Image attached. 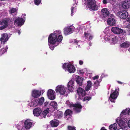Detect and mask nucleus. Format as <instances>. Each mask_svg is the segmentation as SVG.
<instances>
[{
	"label": "nucleus",
	"instance_id": "1",
	"mask_svg": "<svg viewBox=\"0 0 130 130\" xmlns=\"http://www.w3.org/2000/svg\"><path fill=\"white\" fill-rule=\"evenodd\" d=\"M87 9H89L91 11H94L97 10L98 7L96 4L95 0H87L86 2Z\"/></svg>",
	"mask_w": 130,
	"mask_h": 130
},
{
	"label": "nucleus",
	"instance_id": "2",
	"mask_svg": "<svg viewBox=\"0 0 130 130\" xmlns=\"http://www.w3.org/2000/svg\"><path fill=\"white\" fill-rule=\"evenodd\" d=\"M62 68L65 70H67L70 73L74 72L75 69L73 65L67 63H64L62 66Z\"/></svg>",
	"mask_w": 130,
	"mask_h": 130
},
{
	"label": "nucleus",
	"instance_id": "3",
	"mask_svg": "<svg viewBox=\"0 0 130 130\" xmlns=\"http://www.w3.org/2000/svg\"><path fill=\"white\" fill-rule=\"evenodd\" d=\"M111 30L114 34H117L124 35V34L126 33L124 30L116 27H112Z\"/></svg>",
	"mask_w": 130,
	"mask_h": 130
},
{
	"label": "nucleus",
	"instance_id": "4",
	"mask_svg": "<svg viewBox=\"0 0 130 130\" xmlns=\"http://www.w3.org/2000/svg\"><path fill=\"white\" fill-rule=\"evenodd\" d=\"M119 92L118 90L116 89L115 91L110 94L109 99L111 102L115 103V99H116L118 95Z\"/></svg>",
	"mask_w": 130,
	"mask_h": 130
},
{
	"label": "nucleus",
	"instance_id": "5",
	"mask_svg": "<svg viewBox=\"0 0 130 130\" xmlns=\"http://www.w3.org/2000/svg\"><path fill=\"white\" fill-rule=\"evenodd\" d=\"M57 36L55 35L50 34L48 37V42L52 45H54L57 42Z\"/></svg>",
	"mask_w": 130,
	"mask_h": 130
},
{
	"label": "nucleus",
	"instance_id": "6",
	"mask_svg": "<svg viewBox=\"0 0 130 130\" xmlns=\"http://www.w3.org/2000/svg\"><path fill=\"white\" fill-rule=\"evenodd\" d=\"M55 91L57 93L59 92L60 95H63L65 93V88L62 85H60L56 87Z\"/></svg>",
	"mask_w": 130,
	"mask_h": 130
},
{
	"label": "nucleus",
	"instance_id": "7",
	"mask_svg": "<svg viewBox=\"0 0 130 130\" xmlns=\"http://www.w3.org/2000/svg\"><path fill=\"white\" fill-rule=\"evenodd\" d=\"M77 93L79 95L78 99L82 100L83 97L85 96L86 93L84 89L81 87H79L77 90Z\"/></svg>",
	"mask_w": 130,
	"mask_h": 130
},
{
	"label": "nucleus",
	"instance_id": "8",
	"mask_svg": "<svg viewBox=\"0 0 130 130\" xmlns=\"http://www.w3.org/2000/svg\"><path fill=\"white\" fill-rule=\"evenodd\" d=\"M117 15L120 18L123 19H126L128 15V12L125 10L119 11L117 13Z\"/></svg>",
	"mask_w": 130,
	"mask_h": 130
},
{
	"label": "nucleus",
	"instance_id": "9",
	"mask_svg": "<svg viewBox=\"0 0 130 130\" xmlns=\"http://www.w3.org/2000/svg\"><path fill=\"white\" fill-rule=\"evenodd\" d=\"M55 91L52 89H50L47 92V95L48 98L51 100H53L55 98Z\"/></svg>",
	"mask_w": 130,
	"mask_h": 130
},
{
	"label": "nucleus",
	"instance_id": "10",
	"mask_svg": "<svg viewBox=\"0 0 130 130\" xmlns=\"http://www.w3.org/2000/svg\"><path fill=\"white\" fill-rule=\"evenodd\" d=\"M101 17L103 19L107 18L109 15V12L106 8H104L101 10Z\"/></svg>",
	"mask_w": 130,
	"mask_h": 130
},
{
	"label": "nucleus",
	"instance_id": "11",
	"mask_svg": "<svg viewBox=\"0 0 130 130\" xmlns=\"http://www.w3.org/2000/svg\"><path fill=\"white\" fill-rule=\"evenodd\" d=\"M24 22L23 18L19 17L15 20L14 23L15 25L18 26H22L24 24Z\"/></svg>",
	"mask_w": 130,
	"mask_h": 130
},
{
	"label": "nucleus",
	"instance_id": "12",
	"mask_svg": "<svg viewBox=\"0 0 130 130\" xmlns=\"http://www.w3.org/2000/svg\"><path fill=\"white\" fill-rule=\"evenodd\" d=\"M71 105L72 107H74L75 108V111L77 113H79L81 111L82 106L80 104L77 103L76 104Z\"/></svg>",
	"mask_w": 130,
	"mask_h": 130
},
{
	"label": "nucleus",
	"instance_id": "13",
	"mask_svg": "<svg viewBox=\"0 0 130 130\" xmlns=\"http://www.w3.org/2000/svg\"><path fill=\"white\" fill-rule=\"evenodd\" d=\"M41 91L36 90H33L31 93V95L32 97L35 98H37L41 95Z\"/></svg>",
	"mask_w": 130,
	"mask_h": 130
},
{
	"label": "nucleus",
	"instance_id": "14",
	"mask_svg": "<svg viewBox=\"0 0 130 130\" xmlns=\"http://www.w3.org/2000/svg\"><path fill=\"white\" fill-rule=\"evenodd\" d=\"M74 82L72 80L70 81L68 84L67 88L68 90L71 92H73L74 87Z\"/></svg>",
	"mask_w": 130,
	"mask_h": 130
},
{
	"label": "nucleus",
	"instance_id": "15",
	"mask_svg": "<svg viewBox=\"0 0 130 130\" xmlns=\"http://www.w3.org/2000/svg\"><path fill=\"white\" fill-rule=\"evenodd\" d=\"M63 32L64 34L66 35L70 34L73 32L72 29L70 27H66L64 28Z\"/></svg>",
	"mask_w": 130,
	"mask_h": 130
},
{
	"label": "nucleus",
	"instance_id": "16",
	"mask_svg": "<svg viewBox=\"0 0 130 130\" xmlns=\"http://www.w3.org/2000/svg\"><path fill=\"white\" fill-rule=\"evenodd\" d=\"M42 111L41 108H36L33 110V113L35 116H38L41 113Z\"/></svg>",
	"mask_w": 130,
	"mask_h": 130
},
{
	"label": "nucleus",
	"instance_id": "17",
	"mask_svg": "<svg viewBox=\"0 0 130 130\" xmlns=\"http://www.w3.org/2000/svg\"><path fill=\"white\" fill-rule=\"evenodd\" d=\"M32 124V122L31 121L27 119L24 122L25 128L26 129H29L31 126Z\"/></svg>",
	"mask_w": 130,
	"mask_h": 130
},
{
	"label": "nucleus",
	"instance_id": "18",
	"mask_svg": "<svg viewBox=\"0 0 130 130\" xmlns=\"http://www.w3.org/2000/svg\"><path fill=\"white\" fill-rule=\"evenodd\" d=\"M130 6V0H125L123 3L122 7L125 9H127Z\"/></svg>",
	"mask_w": 130,
	"mask_h": 130
},
{
	"label": "nucleus",
	"instance_id": "19",
	"mask_svg": "<svg viewBox=\"0 0 130 130\" xmlns=\"http://www.w3.org/2000/svg\"><path fill=\"white\" fill-rule=\"evenodd\" d=\"M0 38V41L1 42L5 43L8 40V35L6 34H3Z\"/></svg>",
	"mask_w": 130,
	"mask_h": 130
},
{
	"label": "nucleus",
	"instance_id": "20",
	"mask_svg": "<svg viewBox=\"0 0 130 130\" xmlns=\"http://www.w3.org/2000/svg\"><path fill=\"white\" fill-rule=\"evenodd\" d=\"M107 22L108 24L110 26H113L116 23V21L114 19L110 18L108 19Z\"/></svg>",
	"mask_w": 130,
	"mask_h": 130
},
{
	"label": "nucleus",
	"instance_id": "21",
	"mask_svg": "<svg viewBox=\"0 0 130 130\" xmlns=\"http://www.w3.org/2000/svg\"><path fill=\"white\" fill-rule=\"evenodd\" d=\"M130 46V43L127 41L124 42L120 45V47L121 48H126L129 47Z\"/></svg>",
	"mask_w": 130,
	"mask_h": 130
},
{
	"label": "nucleus",
	"instance_id": "22",
	"mask_svg": "<svg viewBox=\"0 0 130 130\" xmlns=\"http://www.w3.org/2000/svg\"><path fill=\"white\" fill-rule=\"evenodd\" d=\"M83 80V78L79 76L77 77L76 82L77 84L79 86H81L82 85Z\"/></svg>",
	"mask_w": 130,
	"mask_h": 130
},
{
	"label": "nucleus",
	"instance_id": "23",
	"mask_svg": "<svg viewBox=\"0 0 130 130\" xmlns=\"http://www.w3.org/2000/svg\"><path fill=\"white\" fill-rule=\"evenodd\" d=\"M51 125L52 127H56L59 124L58 121L56 120H53L50 121Z\"/></svg>",
	"mask_w": 130,
	"mask_h": 130
},
{
	"label": "nucleus",
	"instance_id": "24",
	"mask_svg": "<svg viewBox=\"0 0 130 130\" xmlns=\"http://www.w3.org/2000/svg\"><path fill=\"white\" fill-rule=\"evenodd\" d=\"M87 85L85 88V90L86 91H88L91 88L92 85V83L90 80H89L87 82Z\"/></svg>",
	"mask_w": 130,
	"mask_h": 130
},
{
	"label": "nucleus",
	"instance_id": "25",
	"mask_svg": "<svg viewBox=\"0 0 130 130\" xmlns=\"http://www.w3.org/2000/svg\"><path fill=\"white\" fill-rule=\"evenodd\" d=\"M11 21L10 20V19L9 18H5V19H3L2 20V23H3L4 24V25H5L6 27H7L8 26V23L9 22V21Z\"/></svg>",
	"mask_w": 130,
	"mask_h": 130
},
{
	"label": "nucleus",
	"instance_id": "26",
	"mask_svg": "<svg viewBox=\"0 0 130 130\" xmlns=\"http://www.w3.org/2000/svg\"><path fill=\"white\" fill-rule=\"evenodd\" d=\"M117 125L116 123L111 124L109 127L110 130H115L117 128Z\"/></svg>",
	"mask_w": 130,
	"mask_h": 130
},
{
	"label": "nucleus",
	"instance_id": "27",
	"mask_svg": "<svg viewBox=\"0 0 130 130\" xmlns=\"http://www.w3.org/2000/svg\"><path fill=\"white\" fill-rule=\"evenodd\" d=\"M38 100H36L34 101H32L30 104V106L31 107H35L37 105H39L38 104Z\"/></svg>",
	"mask_w": 130,
	"mask_h": 130
},
{
	"label": "nucleus",
	"instance_id": "28",
	"mask_svg": "<svg viewBox=\"0 0 130 130\" xmlns=\"http://www.w3.org/2000/svg\"><path fill=\"white\" fill-rule=\"evenodd\" d=\"M72 111L71 110L69 109H67L64 112V115L65 116H67L68 115L71 116L72 115Z\"/></svg>",
	"mask_w": 130,
	"mask_h": 130
},
{
	"label": "nucleus",
	"instance_id": "29",
	"mask_svg": "<svg viewBox=\"0 0 130 130\" xmlns=\"http://www.w3.org/2000/svg\"><path fill=\"white\" fill-rule=\"evenodd\" d=\"M49 111L50 110L49 108H47L46 109L42 112V116H43L44 118H45L47 114L49 112Z\"/></svg>",
	"mask_w": 130,
	"mask_h": 130
},
{
	"label": "nucleus",
	"instance_id": "30",
	"mask_svg": "<svg viewBox=\"0 0 130 130\" xmlns=\"http://www.w3.org/2000/svg\"><path fill=\"white\" fill-rule=\"evenodd\" d=\"M101 81H100L99 80H97L96 81H95L94 83L93 86H94V89H97L98 86H99L100 83Z\"/></svg>",
	"mask_w": 130,
	"mask_h": 130
},
{
	"label": "nucleus",
	"instance_id": "31",
	"mask_svg": "<svg viewBox=\"0 0 130 130\" xmlns=\"http://www.w3.org/2000/svg\"><path fill=\"white\" fill-rule=\"evenodd\" d=\"M44 100V98L43 97H41L40 99L39 98L38 100V104H39V105H42L43 104Z\"/></svg>",
	"mask_w": 130,
	"mask_h": 130
},
{
	"label": "nucleus",
	"instance_id": "32",
	"mask_svg": "<svg viewBox=\"0 0 130 130\" xmlns=\"http://www.w3.org/2000/svg\"><path fill=\"white\" fill-rule=\"evenodd\" d=\"M50 105L51 106H52L54 109H56L57 104L56 102L54 101H52L50 103Z\"/></svg>",
	"mask_w": 130,
	"mask_h": 130
},
{
	"label": "nucleus",
	"instance_id": "33",
	"mask_svg": "<svg viewBox=\"0 0 130 130\" xmlns=\"http://www.w3.org/2000/svg\"><path fill=\"white\" fill-rule=\"evenodd\" d=\"M57 36H57V42H60L62 41V35H60Z\"/></svg>",
	"mask_w": 130,
	"mask_h": 130
},
{
	"label": "nucleus",
	"instance_id": "34",
	"mask_svg": "<svg viewBox=\"0 0 130 130\" xmlns=\"http://www.w3.org/2000/svg\"><path fill=\"white\" fill-rule=\"evenodd\" d=\"M16 11H17V9L15 8H12L9 10L10 13L11 14L15 13Z\"/></svg>",
	"mask_w": 130,
	"mask_h": 130
},
{
	"label": "nucleus",
	"instance_id": "35",
	"mask_svg": "<svg viewBox=\"0 0 130 130\" xmlns=\"http://www.w3.org/2000/svg\"><path fill=\"white\" fill-rule=\"evenodd\" d=\"M117 41L118 40L117 39L116 37H115L112 38L111 42L113 44H116L117 42Z\"/></svg>",
	"mask_w": 130,
	"mask_h": 130
},
{
	"label": "nucleus",
	"instance_id": "36",
	"mask_svg": "<svg viewBox=\"0 0 130 130\" xmlns=\"http://www.w3.org/2000/svg\"><path fill=\"white\" fill-rule=\"evenodd\" d=\"M41 0H34V4L38 6L41 3Z\"/></svg>",
	"mask_w": 130,
	"mask_h": 130
},
{
	"label": "nucleus",
	"instance_id": "37",
	"mask_svg": "<svg viewBox=\"0 0 130 130\" xmlns=\"http://www.w3.org/2000/svg\"><path fill=\"white\" fill-rule=\"evenodd\" d=\"M63 115V112L61 111H59L58 112L57 116L59 118H61Z\"/></svg>",
	"mask_w": 130,
	"mask_h": 130
},
{
	"label": "nucleus",
	"instance_id": "38",
	"mask_svg": "<svg viewBox=\"0 0 130 130\" xmlns=\"http://www.w3.org/2000/svg\"><path fill=\"white\" fill-rule=\"evenodd\" d=\"M68 130H76L75 127L68 126L67 127Z\"/></svg>",
	"mask_w": 130,
	"mask_h": 130
},
{
	"label": "nucleus",
	"instance_id": "39",
	"mask_svg": "<svg viewBox=\"0 0 130 130\" xmlns=\"http://www.w3.org/2000/svg\"><path fill=\"white\" fill-rule=\"evenodd\" d=\"M108 2L112 4H114L116 1L117 0H107Z\"/></svg>",
	"mask_w": 130,
	"mask_h": 130
},
{
	"label": "nucleus",
	"instance_id": "40",
	"mask_svg": "<svg viewBox=\"0 0 130 130\" xmlns=\"http://www.w3.org/2000/svg\"><path fill=\"white\" fill-rule=\"evenodd\" d=\"M91 35L89 33H87L86 32H84V35L86 39L88 37H89Z\"/></svg>",
	"mask_w": 130,
	"mask_h": 130
},
{
	"label": "nucleus",
	"instance_id": "41",
	"mask_svg": "<svg viewBox=\"0 0 130 130\" xmlns=\"http://www.w3.org/2000/svg\"><path fill=\"white\" fill-rule=\"evenodd\" d=\"M91 99V98L90 96L85 97L83 99V101H84L86 100L89 101Z\"/></svg>",
	"mask_w": 130,
	"mask_h": 130
},
{
	"label": "nucleus",
	"instance_id": "42",
	"mask_svg": "<svg viewBox=\"0 0 130 130\" xmlns=\"http://www.w3.org/2000/svg\"><path fill=\"white\" fill-rule=\"evenodd\" d=\"M61 33L59 31H55L53 34H55L57 37L58 36L57 35H60V34Z\"/></svg>",
	"mask_w": 130,
	"mask_h": 130
},
{
	"label": "nucleus",
	"instance_id": "43",
	"mask_svg": "<svg viewBox=\"0 0 130 130\" xmlns=\"http://www.w3.org/2000/svg\"><path fill=\"white\" fill-rule=\"evenodd\" d=\"M66 104L68 105L70 107H72L71 105L73 104L71 103L68 100L66 101Z\"/></svg>",
	"mask_w": 130,
	"mask_h": 130
},
{
	"label": "nucleus",
	"instance_id": "44",
	"mask_svg": "<svg viewBox=\"0 0 130 130\" xmlns=\"http://www.w3.org/2000/svg\"><path fill=\"white\" fill-rule=\"evenodd\" d=\"M127 112V110H123L121 113V115H125L126 114Z\"/></svg>",
	"mask_w": 130,
	"mask_h": 130
},
{
	"label": "nucleus",
	"instance_id": "45",
	"mask_svg": "<svg viewBox=\"0 0 130 130\" xmlns=\"http://www.w3.org/2000/svg\"><path fill=\"white\" fill-rule=\"evenodd\" d=\"M6 28V27L5 25H3L2 26L0 27V30H3Z\"/></svg>",
	"mask_w": 130,
	"mask_h": 130
},
{
	"label": "nucleus",
	"instance_id": "46",
	"mask_svg": "<svg viewBox=\"0 0 130 130\" xmlns=\"http://www.w3.org/2000/svg\"><path fill=\"white\" fill-rule=\"evenodd\" d=\"M124 124L123 122V121H120L119 125L120 126H122Z\"/></svg>",
	"mask_w": 130,
	"mask_h": 130
},
{
	"label": "nucleus",
	"instance_id": "47",
	"mask_svg": "<svg viewBox=\"0 0 130 130\" xmlns=\"http://www.w3.org/2000/svg\"><path fill=\"white\" fill-rule=\"evenodd\" d=\"M99 76L98 75H96L93 77V80H95L96 79H97L99 78Z\"/></svg>",
	"mask_w": 130,
	"mask_h": 130
},
{
	"label": "nucleus",
	"instance_id": "48",
	"mask_svg": "<svg viewBox=\"0 0 130 130\" xmlns=\"http://www.w3.org/2000/svg\"><path fill=\"white\" fill-rule=\"evenodd\" d=\"M49 46L51 50H54V47L53 46L51 45H49Z\"/></svg>",
	"mask_w": 130,
	"mask_h": 130
},
{
	"label": "nucleus",
	"instance_id": "49",
	"mask_svg": "<svg viewBox=\"0 0 130 130\" xmlns=\"http://www.w3.org/2000/svg\"><path fill=\"white\" fill-rule=\"evenodd\" d=\"M15 126L17 127L18 130H20L21 128L20 125H19L18 124L15 125Z\"/></svg>",
	"mask_w": 130,
	"mask_h": 130
},
{
	"label": "nucleus",
	"instance_id": "50",
	"mask_svg": "<svg viewBox=\"0 0 130 130\" xmlns=\"http://www.w3.org/2000/svg\"><path fill=\"white\" fill-rule=\"evenodd\" d=\"M74 8L73 7H72L71 8V15L72 16L73 15V11L74 10Z\"/></svg>",
	"mask_w": 130,
	"mask_h": 130
},
{
	"label": "nucleus",
	"instance_id": "51",
	"mask_svg": "<svg viewBox=\"0 0 130 130\" xmlns=\"http://www.w3.org/2000/svg\"><path fill=\"white\" fill-rule=\"evenodd\" d=\"M83 63V62L82 60H79V64L80 65H82Z\"/></svg>",
	"mask_w": 130,
	"mask_h": 130
},
{
	"label": "nucleus",
	"instance_id": "52",
	"mask_svg": "<svg viewBox=\"0 0 130 130\" xmlns=\"http://www.w3.org/2000/svg\"><path fill=\"white\" fill-rule=\"evenodd\" d=\"M102 2L104 4H106L107 3V1L106 0H103Z\"/></svg>",
	"mask_w": 130,
	"mask_h": 130
},
{
	"label": "nucleus",
	"instance_id": "53",
	"mask_svg": "<svg viewBox=\"0 0 130 130\" xmlns=\"http://www.w3.org/2000/svg\"><path fill=\"white\" fill-rule=\"evenodd\" d=\"M48 102H46L44 103V106H45L47 105L48 104Z\"/></svg>",
	"mask_w": 130,
	"mask_h": 130
},
{
	"label": "nucleus",
	"instance_id": "54",
	"mask_svg": "<svg viewBox=\"0 0 130 130\" xmlns=\"http://www.w3.org/2000/svg\"><path fill=\"white\" fill-rule=\"evenodd\" d=\"M73 42L74 43L77 44L78 43L76 39H74L73 41Z\"/></svg>",
	"mask_w": 130,
	"mask_h": 130
},
{
	"label": "nucleus",
	"instance_id": "55",
	"mask_svg": "<svg viewBox=\"0 0 130 130\" xmlns=\"http://www.w3.org/2000/svg\"><path fill=\"white\" fill-rule=\"evenodd\" d=\"M26 15L25 14H23L22 16V18H23V19L24 18L25 19Z\"/></svg>",
	"mask_w": 130,
	"mask_h": 130
},
{
	"label": "nucleus",
	"instance_id": "56",
	"mask_svg": "<svg viewBox=\"0 0 130 130\" xmlns=\"http://www.w3.org/2000/svg\"><path fill=\"white\" fill-rule=\"evenodd\" d=\"M128 127L130 128V119L128 121Z\"/></svg>",
	"mask_w": 130,
	"mask_h": 130
},
{
	"label": "nucleus",
	"instance_id": "57",
	"mask_svg": "<svg viewBox=\"0 0 130 130\" xmlns=\"http://www.w3.org/2000/svg\"><path fill=\"white\" fill-rule=\"evenodd\" d=\"M93 36L92 35H91L89 37V39L90 40H92L93 38Z\"/></svg>",
	"mask_w": 130,
	"mask_h": 130
},
{
	"label": "nucleus",
	"instance_id": "58",
	"mask_svg": "<svg viewBox=\"0 0 130 130\" xmlns=\"http://www.w3.org/2000/svg\"><path fill=\"white\" fill-rule=\"evenodd\" d=\"M127 20L130 23V14L129 15V17L127 19Z\"/></svg>",
	"mask_w": 130,
	"mask_h": 130
},
{
	"label": "nucleus",
	"instance_id": "59",
	"mask_svg": "<svg viewBox=\"0 0 130 130\" xmlns=\"http://www.w3.org/2000/svg\"><path fill=\"white\" fill-rule=\"evenodd\" d=\"M2 50H3L4 52L2 53V54H3L5 52V51L6 52L7 51L5 49H4L3 48L1 49V51Z\"/></svg>",
	"mask_w": 130,
	"mask_h": 130
},
{
	"label": "nucleus",
	"instance_id": "60",
	"mask_svg": "<svg viewBox=\"0 0 130 130\" xmlns=\"http://www.w3.org/2000/svg\"><path fill=\"white\" fill-rule=\"evenodd\" d=\"M117 82L119 84H123V83L121 82H120L119 81H118Z\"/></svg>",
	"mask_w": 130,
	"mask_h": 130
},
{
	"label": "nucleus",
	"instance_id": "61",
	"mask_svg": "<svg viewBox=\"0 0 130 130\" xmlns=\"http://www.w3.org/2000/svg\"><path fill=\"white\" fill-rule=\"evenodd\" d=\"M17 32L18 33L19 35H20L21 33V32L19 30H17Z\"/></svg>",
	"mask_w": 130,
	"mask_h": 130
},
{
	"label": "nucleus",
	"instance_id": "62",
	"mask_svg": "<svg viewBox=\"0 0 130 130\" xmlns=\"http://www.w3.org/2000/svg\"><path fill=\"white\" fill-rule=\"evenodd\" d=\"M2 21H0V25H2Z\"/></svg>",
	"mask_w": 130,
	"mask_h": 130
},
{
	"label": "nucleus",
	"instance_id": "63",
	"mask_svg": "<svg viewBox=\"0 0 130 130\" xmlns=\"http://www.w3.org/2000/svg\"><path fill=\"white\" fill-rule=\"evenodd\" d=\"M128 50L130 52V48L128 49Z\"/></svg>",
	"mask_w": 130,
	"mask_h": 130
},
{
	"label": "nucleus",
	"instance_id": "64",
	"mask_svg": "<svg viewBox=\"0 0 130 130\" xmlns=\"http://www.w3.org/2000/svg\"><path fill=\"white\" fill-rule=\"evenodd\" d=\"M129 112H130V111H129V110H128V114H129Z\"/></svg>",
	"mask_w": 130,
	"mask_h": 130
}]
</instances>
